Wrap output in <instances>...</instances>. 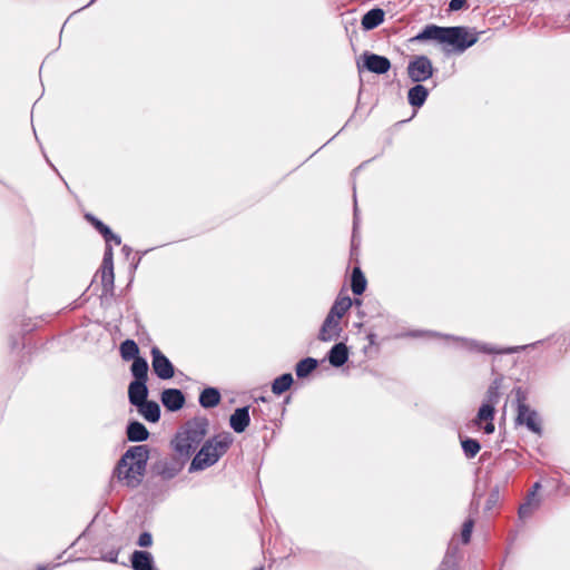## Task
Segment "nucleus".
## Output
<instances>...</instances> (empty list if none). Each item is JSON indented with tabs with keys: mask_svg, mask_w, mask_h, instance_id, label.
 Instances as JSON below:
<instances>
[{
	"mask_svg": "<svg viewBox=\"0 0 570 570\" xmlns=\"http://www.w3.org/2000/svg\"><path fill=\"white\" fill-rule=\"evenodd\" d=\"M479 40L478 32H470V29L464 26L441 27L438 24L429 23L424 26L410 42H426L435 41L443 47L445 55L458 53L461 55Z\"/></svg>",
	"mask_w": 570,
	"mask_h": 570,
	"instance_id": "1",
	"label": "nucleus"
},
{
	"mask_svg": "<svg viewBox=\"0 0 570 570\" xmlns=\"http://www.w3.org/2000/svg\"><path fill=\"white\" fill-rule=\"evenodd\" d=\"M150 449L147 444L129 446L118 460L114 476L130 489L138 488L146 474Z\"/></svg>",
	"mask_w": 570,
	"mask_h": 570,
	"instance_id": "2",
	"label": "nucleus"
},
{
	"mask_svg": "<svg viewBox=\"0 0 570 570\" xmlns=\"http://www.w3.org/2000/svg\"><path fill=\"white\" fill-rule=\"evenodd\" d=\"M233 442L234 438L229 432H222L207 439L191 459L188 472L204 471L216 464L229 450Z\"/></svg>",
	"mask_w": 570,
	"mask_h": 570,
	"instance_id": "3",
	"label": "nucleus"
},
{
	"mask_svg": "<svg viewBox=\"0 0 570 570\" xmlns=\"http://www.w3.org/2000/svg\"><path fill=\"white\" fill-rule=\"evenodd\" d=\"M208 425L209 421L206 416H195L188 420L170 442L174 451L185 459H190L203 442Z\"/></svg>",
	"mask_w": 570,
	"mask_h": 570,
	"instance_id": "4",
	"label": "nucleus"
},
{
	"mask_svg": "<svg viewBox=\"0 0 570 570\" xmlns=\"http://www.w3.org/2000/svg\"><path fill=\"white\" fill-rule=\"evenodd\" d=\"M411 337H420L423 335H431V336H442L448 340H454L456 342H460L461 346L469 351L474 353H484V354H513L521 351H524L531 345H520V346H508V347H497L491 344L481 343L475 340L465 338V337H459L453 335H442L438 332H430V331H411L407 334Z\"/></svg>",
	"mask_w": 570,
	"mask_h": 570,
	"instance_id": "5",
	"label": "nucleus"
},
{
	"mask_svg": "<svg viewBox=\"0 0 570 570\" xmlns=\"http://www.w3.org/2000/svg\"><path fill=\"white\" fill-rule=\"evenodd\" d=\"M101 305L109 304L115 295L114 249L111 245H105L101 263Z\"/></svg>",
	"mask_w": 570,
	"mask_h": 570,
	"instance_id": "6",
	"label": "nucleus"
},
{
	"mask_svg": "<svg viewBox=\"0 0 570 570\" xmlns=\"http://www.w3.org/2000/svg\"><path fill=\"white\" fill-rule=\"evenodd\" d=\"M188 460L179 454L161 458L150 465L151 476L159 478L163 481H170L183 471Z\"/></svg>",
	"mask_w": 570,
	"mask_h": 570,
	"instance_id": "7",
	"label": "nucleus"
},
{
	"mask_svg": "<svg viewBox=\"0 0 570 570\" xmlns=\"http://www.w3.org/2000/svg\"><path fill=\"white\" fill-rule=\"evenodd\" d=\"M432 60L425 55L413 56L406 67L409 79L414 83H423L434 75Z\"/></svg>",
	"mask_w": 570,
	"mask_h": 570,
	"instance_id": "8",
	"label": "nucleus"
},
{
	"mask_svg": "<svg viewBox=\"0 0 570 570\" xmlns=\"http://www.w3.org/2000/svg\"><path fill=\"white\" fill-rule=\"evenodd\" d=\"M358 71L367 70L372 73L384 75L391 69V61L387 57L371 51H364L356 61Z\"/></svg>",
	"mask_w": 570,
	"mask_h": 570,
	"instance_id": "9",
	"label": "nucleus"
},
{
	"mask_svg": "<svg viewBox=\"0 0 570 570\" xmlns=\"http://www.w3.org/2000/svg\"><path fill=\"white\" fill-rule=\"evenodd\" d=\"M150 355L154 374L163 381L173 379L175 375V366L158 346L150 348Z\"/></svg>",
	"mask_w": 570,
	"mask_h": 570,
	"instance_id": "10",
	"label": "nucleus"
},
{
	"mask_svg": "<svg viewBox=\"0 0 570 570\" xmlns=\"http://www.w3.org/2000/svg\"><path fill=\"white\" fill-rule=\"evenodd\" d=\"M517 425L525 426L530 432L541 436L543 433L541 419L537 410L528 407H521L517 410L514 420Z\"/></svg>",
	"mask_w": 570,
	"mask_h": 570,
	"instance_id": "11",
	"label": "nucleus"
},
{
	"mask_svg": "<svg viewBox=\"0 0 570 570\" xmlns=\"http://www.w3.org/2000/svg\"><path fill=\"white\" fill-rule=\"evenodd\" d=\"M495 413L497 410L493 405H490L488 403H481V405L478 409L476 415L473 419V424L479 428H482L485 434H492L495 430L493 423Z\"/></svg>",
	"mask_w": 570,
	"mask_h": 570,
	"instance_id": "12",
	"label": "nucleus"
},
{
	"mask_svg": "<svg viewBox=\"0 0 570 570\" xmlns=\"http://www.w3.org/2000/svg\"><path fill=\"white\" fill-rule=\"evenodd\" d=\"M160 402L168 412H177L184 407L186 396L181 390L168 387L161 391Z\"/></svg>",
	"mask_w": 570,
	"mask_h": 570,
	"instance_id": "13",
	"label": "nucleus"
},
{
	"mask_svg": "<svg viewBox=\"0 0 570 570\" xmlns=\"http://www.w3.org/2000/svg\"><path fill=\"white\" fill-rule=\"evenodd\" d=\"M249 424H250V406L249 405L236 407L229 416V426L237 434L245 432L246 429L249 426Z\"/></svg>",
	"mask_w": 570,
	"mask_h": 570,
	"instance_id": "14",
	"label": "nucleus"
},
{
	"mask_svg": "<svg viewBox=\"0 0 570 570\" xmlns=\"http://www.w3.org/2000/svg\"><path fill=\"white\" fill-rule=\"evenodd\" d=\"M350 358V348L344 342L335 343L330 351L327 352L325 358L323 361H328V363L335 367L340 368L344 366Z\"/></svg>",
	"mask_w": 570,
	"mask_h": 570,
	"instance_id": "15",
	"label": "nucleus"
},
{
	"mask_svg": "<svg viewBox=\"0 0 570 570\" xmlns=\"http://www.w3.org/2000/svg\"><path fill=\"white\" fill-rule=\"evenodd\" d=\"M342 328L340 326V320L334 315L327 313L318 332V340L322 342H330L340 336Z\"/></svg>",
	"mask_w": 570,
	"mask_h": 570,
	"instance_id": "16",
	"label": "nucleus"
},
{
	"mask_svg": "<svg viewBox=\"0 0 570 570\" xmlns=\"http://www.w3.org/2000/svg\"><path fill=\"white\" fill-rule=\"evenodd\" d=\"M129 561L132 570H158L155 567L154 556L146 550H134Z\"/></svg>",
	"mask_w": 570,
	"mask_h": 570,
	"instance_id": "17",
	"label": "nucleus"
},
{
	"mask_svg": "<svg viewBox=\"0 0 570 570\" xmlns=\"http://www.w3.org/2000/svg\"><path fill=\"white\" fill-rule=\"evenodd\" d=\"M149 390L147 382L131 381L128 385V400L129 403L137 407L148 400Z\"/></svg>",
	"mask_w": 570,
	"mask_h": 570,
	"instance_id": "18",
	"label": "nucleus"
},
{
	"mask_svg": "<svg viewBox=\"0 0 570 570\" xmlns=\"http://www.w3.org/2000/svg\"><path fill=\"white\" fill-rule=\"evenodd\" d=\"M150 433L138 420H129L126 426V438L129 442L139 443L147 441Z\"/></svg>",
	"mask_w": 570,
	"mask_h": 570,
	"instance_id": "19",
	"label": "nucleus"
},
{
	"mask_svg": "<svg viewBox=\"0 0 570 570\" xmlns=\"http://www.w3.org/2000/svg\"><path fill=\"white\" fill-rule=\"evenodd\" d=\"M385 11L382 8L374 7L366 11L361 19V27L364 31H371L384 22Z\"/></svg>",
	"mask_w": 570,
	"mask_h": 570,
	"instance_id": "20",
	"label": "nucleus"
},
{
	"mask_svg": "<svg viewBox=\"0 0 570 570\" xmlns=\"http://www.w3.org/2000/svg\"><path fill=\"white\" fill-rule=\"evenodd\" d=\"M430 95V90L423 83H414L407 90V102L414 109H420L424 106Z\"/></svg>",
	"mask_w": 570,
	"mask_h": 570,
	"instance_id": "21",
	"label": "nucleus"
},
{
	"mask_svg": "<svg viewBox=\"0 0 570 570\" xmlns=\"http://www.w3.org/2000/svg\"><path fill=\"white\" fill-rule=\"evenodd\" d=\"M222 401V394L219 389L214 386H206L203 389L198 396L199 405L203 409H214L219 405Z\"/></svg>",
	"mask_w": 570,
	"mask_h": 570,
	"instance_id": "22",
	"label": "nucleus"
},
{
	"mask_svg": "<svg viewBox=\"0 0 570 570\" xmlns=\"http://www.w3.org/2000/svg\"><path fill=\"white\" fill-rule=\"evenodd\" d=\"M139 414L149 423H157L161 416L160 405L154 400H147L137 406Z\"/></svg>",
	"mask_w": 570,
	"mask_h": 570,
	"instance_id": "23",
	"label": "nucleus"
},
{
	"mask_svg": "<svg viewBox=\"0 0 570 570\" xmlns=\"http://www.w3.org/2000/svg\"><path fill=\"white\" fill-rule=\"evenodd\" d=\"M353 304L361 305L362 301L358 298L353 301L350 296L338 297L331 306L328 313L340 320L345 315V313L352 307Z\"/></svg>",
	"mask_w": 570,
	"mask_h": 570,
	"instance_id": "24",
	"label": "nucleus"
},
{
	"mask_svg": "<svg viewBox=\"0 0 570 570\" xmlns=\"http://www.w3.org/2000/svg\"><path fill=\"white\" fill-rule=\"evenodd\" d=\"M320 365L317 358L306 356L299 360L295 365V374L297 379L303 380L308 377Z\"/></svg>",
	"mask_w": 570,
	"mask_h": 570,
	"instance_id": "25",
	"label": "nucleus"
},
{
	"mask_svg": "<svg viewBox=\"0 0 570 570\" xmlns=\"http://www.w3.org/2000/svg\"><path fill=\"white\" fill-rule=\"evenodd\" d=\"M149 365L147 358L140 356L132 361L130 365V374L132 381L148 382Z\"/></svg>",
	"mask_w": 570,
	"mask_h": 570,
	"instance_id": "26",
	"label": "nucleus"
},
{
	"mask_svg": "<svg viewBox=\"0 0 570 570\" xmlns=\"http://www.w3.org/2000/svg\"><path fill=\"white\" fill-rule=\"evenodd\" d=\"M367 287L366 277L360 266H355L351 274V291L354 295H362Z\"/></svg>",
	"mask_w": 570,
	"mask_h": 570,
	"instance_id": "27",
	"label": "nucleus"
},
{
	"mask_svg": "<svg viewBox=\"0 0 570 570\" xmlns=\"http://www.w3.org/2000/svg\"><path fill=\"white\" fill-rule=\"evenodd\" d=\"M294 384V377L292 373H283L275 377L271 384L273 394L279 396L287 392Z\"/></svg>",
	"mask_w": 570,
	"mask_h": 570,
	"instance_id": "28",
	"label": "nucleus"
},
{
	"mask_svg": "<svg viewBox=\"0 0 570 570\" xmlns=\"http://www.w3.org/2000/svg\"><path fill=\"white\" fill-rule=\"evenodd\" d=\"M119 353H120L122 361H125V362L134 361V360L140 357L139 346L131 338H126L125 341H122L120 343Z\"/></svg>",
	"mask_w": 570,
	"mask_h": 570,
	"instance_id": "29",
	"label": "nucleus"
},
{
	"mask_svg": "<svg viewBox=\"0 0 570 570\" xmlns=\"http://www.w3.org/2000/svg\"><path fill=\"white\" fill-rule=\"evenodd\" d=\"M502 381H503V377L500 375L491 382V384L489 385V387L485 392V397L482 403H488L495 407V405L500 401V396H501L500 389L502 385Z\"/></svg>",
	"mask_w": 570,
	"mask_h": 570,
	"instance_id": "30",
	"label": "nucleus"
},
{
	"mask_svg": "<svg viewBox=\"0 0 570 570\" xmlns=\"http://www.w3.org/2000/svg\"><path fill=\"white\" fill-rule=\"evenodd\" d=\"M461 448L466 459H473L481 450V443L473 438H461Z\"/></svg>",
	"mask_w": 570,
	"mask_h": 570,
	"instance_id": "31",
	"label": "nucleus"
},
{
	"mask_svg": "<svg viewBox=\"0 0 570 570\" xmlns=\"http://www.w3.org/2000/svg\"><path fill=\"white\" fill-rule=\"evenodd\" d=\"M540 499L525 498V501L519 507L518 515L519 519L525 520L530 518L535 510L540 507Z\"/></svg>",
	"mask_w": 570,
	"mask_h": 570,
	"instance_id": "32",
	"label": "nucleus"
},
{
	"mask_svg": "<svg viewBox=\"0 0 570 570\" xmlns=\"http://www.w3.org/2000/svg\"><path fill=\"white\" fill-rule=\"evenodd\" d=\"M358 226H360V216H358V208H357V203H356V196L354 195L353 232H352V240H351V254L352 255L357 249L356 234H357Z\"/></svg>",
	"mask_w": 570,
	"mask_h": 570,
	"instance_id": "33",
	"label": "nucleus"
},
{
	"mask_svg": "<svg viewBox=\"0 0 570 570\" xmlns=\"http://www.w3.org/2000/svg\"><path fill=\"white\" fill-rule=\"evenodd\" d=\"M512 393L515 396V410L529 406L527 404L528 396H529L528 390L523 389L522 386H514L512 390Z\"/></svg>",
	"mask_w": 570,
	"mask_h": 570,
	"instance_id": "34",
	"label": "nucleus"
},
{
	"mask_svg": "<svg viewBox=\"0 0 570 570\" xmlns=\"http://www.w3.org/2000/svg\"><path fill=\"white\" fill-rule=\"evenodd\" d=\"M474 527V520L471 518H468L463 524L461 530V540L464 544L469 543L471 541V535Z\"/></svg>",
	"mask_w": 570,
	"mask_h": 570,
	"instance_id": "35",
	"label": "nucleus"
},
{
	"mask_svg": "<svg viewBox=\"0 0 570 570\" xmlns=\"http://www.w3.org/2000/svg\"><path fill=\"white\" fill-rule=\"evenodd\" d=\"M83 217L98 233H100L106 226L101 219L91 213H86Z\"/></svg>",
	"mask_w": 570,
	"mask_h": 570,
	"instance_id": "36",
	"label": "nucleus"
},
{
	"mask_svg": "<svg viewBox=\"0 0 570 570\" xmlns=\"http://www.w3.org/2000/svg\"><path fill=\"white\" fill-rule=\"evenodd\" d=\"M153 544V534L149 531H142L137 540V546L140 548H149Z\"/></svg>",
	"mask_w": 570,
	"mask_h": 570,
	"instance_id": "37",
	"label": "nucleus"
},
{
	"mask_svg": "<svg viewBox=\"0 0 570 570\" xmlns=\"http://www.w3.org/2000/svg\"><path fill=\"white\" fill-rule=\"evenodd\" d=\"M120 549H111L110 551L101 554L100 560L110 562V563H118V556H119Z\"/></svg>",
	"mask_w": 570,
	"mask_h": 570,
	"instance_id": "38",
	"label": "nucleus"
},
{
	"mask_svg": "<svg viewBox=\"0 0 570 570\" xmlns=\"http://www.w3.org/2000/svg\"><path fill=\"white\" fill-rule=\"evenodd\" d=\"M469 7L468 0H450L449 2V11L455 12Z\"/></svg>",
	"mask_w": 570,
	"mask_h": 570,
	"instance_id": "39",
	"label": "nucleus"
},
{
	"mask_svg": "<svg viewBox=\"0 0 570 570\" xmlns=\"http://www.w3.org/2000/svg\"><path fill=\"white\" fill-rule=\"evenodd\" d=\"M151 249H153V248H150V249H146V250H142V252H141V250H137V252H136V255L134 256L132 262L130 263V269H131V272H135V271L138 268V266H139V264H140V262H141L142 257H144L148 252H150Z\"/></svg>",
	"mask_w": 570,
	"mask_h": 570,
	"instance_id": "40",
	"label": "nucleus"
},
{
	"mask_svg": "<svg viewBox=\"0 0 570 570\" xmlns=\"http://www.w3.org/2000/svg\"><path fill=\"white\" fill-rule=\"evenodd\" d=\"M499 495H500L499 487H495L494 489H492L490 491L489 498L487 500V508L488 509H491V507L498 502Z\"/></svg>",
	"mask_w": 570,
	"mask_h": 570,
	"instance_id": "41",
	"label": "nucleus"
},
{
	"mask_svg": "<svg viewBox=\"0 0 570 570\" xmlns=\"http://www.w3.org/2000/svg\"><path fill=\"white\" fill-rule=\"evenodd\" d=\"M541 489V483L540 482H534L533 485L531 487V490L529 491V493L527 494L528 498H531V499H539L537 497V492Z\"/></svg>",
	"mask_w": 570,
	"mask_h": 570,
	"instance_id": "42",
	"label": "nucleus"
},
{
	"mask_svg": "<svg viewBox=\"0 0 570 570\" xmlns=\"http://www.w3.org/2000/svg\"><path fill=\"white\" fill-rule=\"evenodd\" d=\"M101 237L104 238L105 243L108 240V238L112 237L114 232L111 228L106 225L105 228L99 233Z\"/></svg>",
	"mask_w": 570,
	"mask_h": 570,
	"instance_id": "43",
	"label": "nucleus"
},
{
	"mask_svg": "<svg viewBox=\"0 0 570 570\" xmlns=\"http://www.w3.org/2000/svg\"><path fill=\"white\" fill-rule=\"evenodd\" d=\"M111 243L119 246L121 244V237L114 233L112 237L108 238V240L106 242V245H111Z\"/></svg>",
	"mask_w": 570,
	"mask_h": 570,
	"instance_id": "44",
	"label": "nucleus"
},
{
	"mask_svg": "<svg viewBox=\"0 0 570 570\" xmlns=\"http://www.w3.org/2000/svg\"><path fill=\"white\" fill-rule=\"evenodd\" d=\"M439 570H456L454 564H450L448 558L442 561Z\"/></svg>",
	"mask_w": 570,
	"mask_h": 570,
	"instance_id": "45",
	"label": "nucleus"
},
{
	"mask_svg": "<svg viewBox=\"0 0 570 570\" xmlns=\"http://www.w3.org/2000/svg\"><path fill=\"white\" fill-rule=\"evenodd\" d=\"M20 345V338L17 336L11 335L10 337V348L13 351L18 348Z\"/></svg>",
	"mask_w": 570,
	"mask_h": 570,
	"instance_id": "46",
	"label": "nucleus"
},
{
	"mask_svg": "<svg viewBox=\"0 0 570 570\" xmlns=\"http://www.w3.org/2000/svg\"><path fill=\"white\" fill-rule=\"evenodd\" d=\"M58 566H60V563H57V564H53V563L38 564L36 570H52V569H55Z\"/></svg>",
	"mask_w": 570,
	"mask_h": 570,
	"instance_id": "47",
	"label": "nucleus"
},
{
	"mask_svg": "<svg viewBox=\"0 0 570 570\" xmlns=\"http://www.w3.org/2000/svg\"><path fill=\"white\" fill-rule=\"evenodd\" d=\"M367 340H368V343L370 345H375L376 344V338H377V335L374 333V332H368V334L366 335Z\"/></svg>",
	"mask_w": 570,
	"mask_h": 570,
	"instance_id": "48",
	"label": "nucleus"
},
{
	"mask_svg": "<svg viewBox=\"0 0 570 570\" xmlns=\"http://www.w3.org/2000/svg\"><path fill=\"white\" fill-rule=\"evenodd\" d=\"M33 328H35L33 326H31L29 323H27V324H22L21 331L23 334H27V333H30L31 331H33Z\"/></svg>",
	"mask_w": 570,
	"mask_h": 570,
	"instance_id": "49",
	"label": "nucleus"
},
{
	"mask_svg": "<svg viewBox=\"0 0 570 570\" xmlns=\"http://www.w3.org/2000/svg\"><path fill=\"white\" fill-rule=\"evenodd\" d=\"M121 250L128 257L131 254L132 248L130 246H128V245H124Z\"/></svg>",
	"mask_w": 570,
	"mask_h": 570,
	"instance_id": "50",
	"label": "nucleus"
},
{
	"mask_svg": "<svg viewBox=\"0 0 570 570\" xmlns=\"http://www.w3.org/2000/svg\"><path fill=\"white\" fill-rule=\"evenodd\" d=\"M252 413L253 416L256 419L259 414H263V411L259 407H253Z\"/></svg>",
	"mask_w": 570,
	"mask_h": 570,
	"instance_id": "51",
	"label": "nucleus"
},
{
	"mask_svg": "<svg viewBox=\"0 0 570 570\" xmlns=\"http://www.w3.org/2000/svg\"><path fill=\"white\" fill-rule=\"evenodd\" d=\"M256 402H263V403H266L267 402V397L266 396H258L257 399H255Z\"/></svg>",
	"mask_w": 570,
	"mask_h": 570,
	"instance_id": "52",
	"label": "nucleus"
},
{
	"mask_svg": "<svg viewBox=\"0 0 570 570\" xmlns=\"http://www.w3.org/2000/svg\"><path fill=\"white\" fill-rule=\"evenodd\" d=\"M291 402V395L285 396L284 404H288Z\"/></svg>",
	"mask_w": 570,
	"mask_h": 570,
	"instance_id": "53",
	"label": "nucleus"
},
{
	"mask_svg": "<svg viewBox=\"0 0 570 570\" xmlns=\"http://www.w3.org/2000/svg\"><path fill=\"white\" fill-rule=\"evenodd\" d=\"M85 534V532H82L80 535H78L77 540L75 542L71 543V547L75 546V543L81 539V537Z\"/></svg>",
	"mask_w": 570,
	"mask_h": 570,
	"instance_id": "54",
	"label": "nucleus"
},
{
	"mask_svg": "<svg viewBox=\"0 0 570 570\" xmlns=\"http://www.w3.org/2000/svg\"><path fill=\"white\" fill-rule=\"evenodd\" d=\"M253 570H264V566L255 567Z\"/></svg>",
	"mask_w": 570,
	"mask_h": 570,
	"instance_id": "55",
	"label": "nucleus"
},
{
	"mask_svg": "<svg viewBox=\"0 0 570 570\" xmlns=\"http://www.w3.org/2000/svg\"><path fill=\"white\" fill-rule=\"evenodd\" d=\"M96 0H90L88 4H86L83 8H87L89 7L90 4H92Z\"/></svg>",
	"mask_w": 570,
	"mask_h": 570,
	"instance_id": "56",
	"label": "nucleus"
},
{
	"mask_svg": "<svg viewBox=\"0 0 570 570\" xmlns=\"http://www.w3.org/2000/svg\"><path fill=\"white\" fill-rule=\"evenodd\" d=\"M540 344V341L533 342V344H530L531 346Z\"/></svg>",
	"mask_w": 570,
	"mask_h": 570,
	"instance_id": "57",
	"label": "nucleus"
},
{
	"mask_svg": "<svg viewBox=\"0 0 570 570\" xmlns=\"http://www.w3.org/2000/svg\"><path fill=\"white\" fill-rule=\"evenodd\" d=\"M540 344V341L533 342V344H530L531 346Z\"/></svg>",
	"mask_w": 570,
	"mask_h": 570,
	"instance_id": "58",
	"label": "nucleus"
},
{
	"mask_svg": "<svg viewBox=\"0 0 570 570\" xmlns=\"http://www.w3.org/2000/svg\"><path fill=\"white\" fill-rule=\"evenodd\" d=\"M351 120H352V117L350 119H347L345 126H347L351 122Z\"/></svg>",
	"mask_w": 570,
	"mask_h": 570,
	"instance_id": "59",
	"label": "nucleus"
},
{
	"mask_svg": "<svg viewBox=\"0 0 570 570\" xmlns=\"http://www.w3.org/2000/svg\"><path fill=\"white\" fill-rule=\"evenodd\" d=\"M334 138H336V135H333V137H331V139L328 140V142H330L331 140H334Z\"/></svg>",
	"mask_w": 570,
	"mask_h": 570,
	"instance_id": "60",
	"label": "nucleus"
},
{
	"mask_svg": "<svg viewBox=\"0 0 570 570\" xmlns=\"http://www.w3.org/2000/svg\"><path fill=\"white\" fill-rule=\"evenodd\" d=\"M334 138H336V135H333V137H331V139L328 140V142H330L331 140H334Z\"/></svg>",
	"mask_w": 570,
	"mask_h": 570,
	"instance_id": "61",
	"label": "nucleus"
}]
</instances>
